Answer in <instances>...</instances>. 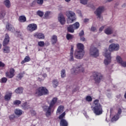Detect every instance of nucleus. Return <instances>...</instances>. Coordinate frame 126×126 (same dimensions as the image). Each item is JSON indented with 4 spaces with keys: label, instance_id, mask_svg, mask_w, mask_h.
<instances>
[{
    "label": "nucleus",
    "instance_id": "obj_1",
    "mask_svg": "<svg viewBox=\"0 0 126 126\" xmlns=\"http://www.w3.org/2000/svg\"><path fill=\"white\" fill-rule=\"evenodd\" d=\"M120 50V45L118 43H112L109 45V50L105 49L103 53V56L106 58L104 60V63L105 65H108L111 63L112 61V57H111V52H116Z\"/></svg>",
    "mask_w": 126,
    "mask_h": 126
},
{
    "label": "nucleus",
    "instance_id": "obj_2",
    "mask_svg": "<svg viewBox=\"0 0 126 126\" xmlns=\"http://www.w3.org/2000/svg\"><path fill=\"white\" fill-rule=\"evenodd\" d=\"M91 108L95 116H100L103 114V106L99 103L98 99L94 100Z\"/></svg>",
    "mask_w": 126,
    "mask_h": 126
},
{
    "label": "nucleus",
    "instance_id": "obj_3",
    "mask_svg": "<svg viewBox=\"0 0 126 126\" xmlns=\"http://www.w3.org/2000/svg\"><path fill=\"white\" fill-rule=\"evenodd\" d=\"M58 101L57 97H54L52 100L51 101L49 106L44 107V110L46 112V115L47 117H50L51 116V113L54 112L55 110V105Z\"/></svg>",
    "mask_w": 126,
    "mask_h": 126
},
{
    "label": "nucleus",
    "instance_id": "obj_4",
    "mask_svg": "<svg viewBox=\"0 0 126 126\" xmlns=\"http://www.w3.org/2000/svg\"><path fill=\"white\" fill-rule=\"evenodd\" d=\"M77 50L75 52L76 59H82L84 56V45L82 43H78L77 45Z\"/></svg>",
    "mask_w": 126,
    "mask_h": 126
},
{
    "label": "nucleus",
    "instance_id": "obj_5",
    "mask_svg": "<svg viewBox=\"0 0 126 126\" xmlns=\"http://www.w3.org/2000/svg\"><path fill=\"white\" fill-rule=\"evenodd\" d=\"M66 15L67 17V23L70 24V23H73L74 21H75L76 19V15L75 13L72 11H68L66 12Z\"/></svg>",
    "mask_w": 126,
    "mask_h": 126
},
{
    "label": "nucleus",
    "instance_id": "obj_6",
    "mask_svg": "<svg viewBox=\"0 0 126 126\" xmlns=\"http://www.w3.org/2000/svg\"><path fill=\"white\" fill-rule=\"evenodd\" d=\"M36 96H43L49 94V91L44 87H40L35 90Z\"/></svg>",
    "mask_w": 126,
    "mask_h": 126
},
{
    "label": "nucleus",
    "instance_id": "obj_7",
    "mask_svg": "<svg viewBox=\"0 0 126 126\" xmlns=\"http://www.w3.org/2000/svg\"><path fill=\"white\" fill-rule=\"evenodd\" d=\"M104 11V6H100L98 7L94 11V14L97 16V19L100 21L103 20V16H102V13Z\"/></svg>",
    "mask_w": 126,
    "mask_h": 126
},
{
    "label": "nucleus",
    "instance_id": "obj_8",
    "mask_svg": "<svg viewBox=\"0 0 126 126\" xmlns=\"http://www.w3.org/2000/svg\"><path fill=\"white\" fill-rule=\"evenodd\" d=\"M89 54L91 57L97 58V57H99V50L95 47H92L90 49Z\"/></svg>",
    "mask_w": 126,
    "mask_h": 126
},
{
    "label": "nucleus",
    "instance_id": "obj_9",
    "mask_svg": "<svg viewBox=\"0 0 126 126\" xmlns=\"http://www.w3.org/2000/svg\"><path fill=\"white\" fill-rule=\"evenodd\" d=\"M94 79L95 81V83H100L101 79L103 77V76L101 73L98 72H94L93 73Z\"/></svg>",
    "mask_w": 126,
    "mask_h": 126
},
{
    "label": "nucleus",
    "instance_id": "obj_10",
    "mask_svg": "<svg viewBox=\"0 0 126 126\" xmlns=\"http://www.w3.org/2000/svg\"><path fill=\"white\" fill-rule=\"evenodd\" d=\"M71 71L73 74H78V73L80 72H83L84 71V68L82 66H79L76 68H73L71 69Z\"/></svg>",
    "mask_w": 126,
    "mask_h": 126
},
{
    "label": "nucleus",
    "instance_id": "obj_11",
    "mask_svg": "<svg viewBox=\"0 0 126 126\" xmlns=\"http://www.w3.org/2000/svg\"><path fill=\"white\" fill-rule=\"evenodd\" d=\"M37 26L36 24H30L27 27V29L29 32H33V31L37 30Z\"/></svg>",
    "mask_w": 126,
    "mask_h": 126
},
{
    "label": "nucleus",
    "instance_id": "obj_12",
    "mask_svg": "<svg viewBox=\"0 0 126 126\" xmlns=\"http://www.w3.org/2000/svg\"><path fill=\"white\" fill-rule=\"evenodd\" d=\"M14 72H15V70H14V68H11L10 69L9 72H6L5 73V75L7 78H12L14 75H15Z\"/></svg>",
    "mask_w": 126,
    "mask_h": 126
},
{
    "label": "nucleus",
    "instance_id": "obj_13",
    "mask_svg": "<svg viewBox=\"0 0 126 126\" xmlns=\"http://www.w3.org/2000/svg\"><path fill=\"white\" fill-rule=\"evenodd\" d=\"M58 21L61 25H64L65 24V18L63 15L60 14L58 16Z\"/></svg>",
    "mask_w": 126,
    "mask_h": 126
},
{
    "label": "nucleus",
    "instance_id": "obj_14",
    "mask_svg": "<svg viewBox=\"0 0 126 126\" xmlns=\"http://www.w3.org/2000/svg\"><path fill=\"white\" fill-rule=\"evenodd\" d=\"M73 45H71L70 51V55L69 56V62H74V58L73 57Z\"/></svg>",
    "mask_w": 126,
    "mask_h": 126
},
{
    "label": "nucleus",
    "instance_id": "obj_15",
    "mask_svg": "<svg viewBox=\"0 0 126 126\" xmlns=\"http://www.w3.org/2000/svg\"><path fill=\"white\" fill-rule=\"evenodd\" d=\"M113 32H114V30L112 27H109L104 30V33L106 34V35H111V34H113Z\"/></svg>",
    "mask_w": 126,
    "mask_h": 126
},
{
    "label": "nucleus",
    "instance_id": "obj_16",
    "mask_svg": "<svg viewBox=\"0 0 126 126\" xmlns=\"http://www.w3.org/2000/svg\"><path fill=\"white\" fill-rule=\"evenodd\" d=\"M122 114V109H119L118 110V114L115 115L114 117L111 119L112 122H116V121H118L119 120V118H120V115Z\"/></svg>",
    "mask_w": 126,
    "mask_h": 126
},
{
    "label": "nucleus",
    "instance_id": "obj_17",
    "mask_svg": "<svg viewBox=\"0 0 126 126\" xmlns=\"http://www.w3.org/2000/svg\"><path fill=\"white\" fill-rule=\"evenodd\" d=\"M8 43H9V36L8 34H6L5 36V38L3 41V47H5L6 45H8Z\"/></svg>",
    "mask_w": 126,
    "mask_h": 126
},
{
    "label": "nucleus",
    "instance_id": "obj_18",
    "mask_svg": "<svg viewBox=\"0 0 126 126\" xmlns=\"http://www.w3.org/2000/svg\"><path fill=\"white\" fill-rule=\"evenodd\" d=\"M63 109H64V107H63V106H59L56 111L57 115H60V114H62V113L63 112Z\"/></svg>",
    "mask_w": 126,
    "mask_h": 126
},
{
    "label": "nucleus",
    "instance_id": "obj_19",
    "mask_svg": "<svg viewBox=\"0 0 126 126\" xmlns=\"http://www.w3.org/2000/svg\"><path fill=\"white\" fill-rule=\"evenodd\" d=\"M11 96H12V93L11 92L6 93L4 96L5 100L6 101H9L11 99Z\"/></svg>",
    "mask_w": 126,
    "mask_h": 126
},
{
    "label": "nucleus",
    "instance_id": "obj_20",
    "mask_svg": "<svg viewBox=\"0 0 126 126\" xmlns=\"http://www.w3.org/2000/svg\"><path fill=\"white\" fill-rule=\"evenodd\" d=\"M51 43L53 45H55V44L57 43L58 42V37L56 35H53L51 36Z\"/></svg>",
    "mask_w": 126,
    "mask_h": 126
},
{
    "label": "nucleus",
    "instance_id": "obj_21",
    "mask_svg": "<svg viewBox=\"0 0 126 126\" xmlns=\"http://www.w3.org/2000/svg\"><path fill=\"white\" fill-rule=\"evenodd\" d=\"M14 113L16 116L17 117H20L23 113V111L21 109H17L14 111Z\"/></svg>",
    "mask_w": 126,
    "mask_h": 126
},
{
    "label": "nucleus",
    "instance_id": "obj_22",
    "mask_svg": "<svg viewBox=\"0 0 126 126\" xmlns=\"http://www.w3.org/2000/svg\"><path fill=\"white\" fill-rule=\"evenodd\" d=\"M52 14H53V12L50 11H46L44 14V18L46 19H49L52 16Z\"/></svg>",
    "mask_w": 126,
    "mask_h": 126
},
{
    "label": "nucleus",
    "instance_id": "obj_23",
    "mask_svg": "<svg viewBox=\"0 0 126 126\" xmlns=\"http://www.w3.org/2000/svg\"><path fill=\"white\" fill-rule=\"evenodd\" d=\"M3 4L7 7V8H9L10 6H11V4L10 3V1H9V0H4Z\"/></svg>",
    "mask_w": 126,
    "mask_h": 126
},
{
    "label": "nucleus",
    "instance_id": "obj_24",
    "mask_svg": "<svg viewBox=\"0 0 126 126\" xmlns=\"http://www.w3.org/2000/svg\"><path fill=\"white\" fill-rule=\"evenodd\" d=\"M3 52L5 54H8L10 53V47L7 46H5L3 49Z\"/></svg>",
    "mask_w": 126,
    "mask_h": 126
},
{
    "label": "nucleus",
    "instance_id": "obj_25",
    "mask_svg": "<svg viewBox=\"0 0 126 126\" xmlns=\"http://www.w3.org/2000/svg\"><path fill=\"white\" fill-rule=\"evenodd\" d=\"M38 39H45V35L42 33H37L34 34Z\"/></svg>",
    "mask_w": 126,
    "mask_h": 126
},
{
    "label": "nucleus",
    "instance_id": "obj_26",
    "mask_svg": "<svg viewBox=\"0 0 126 126\" xmlns=\"http://www.w3.org/2000/svg\"><path fill=\"white\" fill-rule=\"evenodd\" d=\"M60 126H67L68 123L67 121L65 119H62L60 121Z\"/></svg>",
    "mask_w": 126,
    "mask_h": 126
},
{
    "label": "nucleus",
    "instance_id": "obj_27",
    "mask_svg": "<svg viewBox=\"0 0 126 126\" xmlns=\"http://www.w3.org/2000/svg\"><path fill=\"white\" fill-rule=\"evenodd\" d=\"M31 61V59H30V57L26 56L24 60H23L21 62L22 64H24L25 63H28V62H30Z\"/></svg>",
    "mask_w": 126,
    "mask_h": 126
},
{
    "label": "nucleus",
    "instance_id": "obj_28",
    "mask_svg": "<svg viewBox=\"0 0 126 126\" xmlns=\"http://www.w3.org/2000/svg\"><path fill=\"white\" fill-rule=\"evenodd\" d=\"M68 32H69L70 33H73L74 32V28H73V27L72 25H69L67 28Z\"/></svg>",
    "mask_w": 126,
    "mask_h": 126
},
{
    "label": "nucleus",
    "instance_id": "obj_29",
    "mask_svg": "<svg viewBox=\"0 0 126 126\" xmlns=\"http://www.w3.org/2000/svg\"><path fill=\"white\" fill-rule=\"evenodd\" d=\"M22 107L24 110H28V109L30 108V105H29L27 102H25L22 105Z\"/></svg>",
    "mask_w": 126,
    "mask_h": 126
},
{
    "label": "nucleus",
    "instance_id": "obj_30",
    "mask_svg": "<svg viewBox=\"0 0 126 126\" xmlns=\"http://www.w3.org/2000/svg\"><path fill=\"white\" fill-rule=\"evenodd\" d=\"M15 92L17 94H21L23 92V89L21 87H19L15 90Z\"/></svg>",
    "mask_w": 126,
    "mask_h": 126
},
{
    "label": "nucleus",
    "instance_id": "obj_31",
    "mask_svg": "<svg viewBox=\"0 0 126 126\" xmlns=\"http://www.w3.org/2000/svg\"><path fill=\"white\" fill-rule=\"evenodd\" d=\"M19 22H26V17L25 16H20L19 17Z\"/></svg>",
    "mask_w": 126,
    "mask_h": 126
},
{
    "label": "nucleus",
    "instance_id": "obj_32",
    "mask_svg": "<svg viewBox=\"0 0 126 126\" xmlns=\"http://www.w3.org/2000/svg\"><path fill=\"white\" fill-rule=\"evenodd\" d=\"M6 28L7 30L9 31H11V32H13V28L12 27V25L9 24H7L6 26Z\"/></svg>",
    "mask_w": 126,
    "mask_h": 126
},
{
    "label": "nucleus",
    "instance_id": "obj_33",
    "mask_svg": "<svg viewBox=\"0 0 126 126\" xmlns=\"http://www.w3.org/2000/svg\"><path fill=\"white\" fill-rule=\"evenodd\" d=\"M116 61L117 62L119 63V64H121V63L124 61H123V59L122 58V57H121V56H117L116 57Z\"/></svg>",
    "mask_w": 126,
    "mask_h": 126
},
{
    "label": "nucleus",
    "instance_id": "obj_34",
    "mask_svg": "<svg viewBox=\"0 0 126 126\" xmlns=\"http://www.w3.org/2000/svg\"><path fill=\"white\" fill-rule=\"evenodd\" d=\"M72 26H73L74 30H76V29H78L79 28V23L78 22H76L74 24L72 25Z\"/></svg>",
    "mask_w": 126,
    "mask_h": 126
},
{
    "label": "nucleus",
    "instance_id": "obj_35",
    "mask_svg": "<svg viewBox=\"0 0 126 126\" xmlns=\"http://www.w3.org/2000/svg\"><path fill=\"white\" fill-rule=\"evenodd\" d=\"M4 16H5V11H1L0 12V19H3V18H4Z\"/></svg>",
    "mask_w": 126,
    "mask_h": 126
},
{
    "label": "nucleus",
    "instance_id": "obj_36",
    "mask_svg": "<svg viewBox=\"0 0 126 126\" xmlns=\"http://www.w3.org/2000/svg\"><path fill=\"white\" fill-rule=\"evenodd\" d=\"M61 77L62 78H64V77H65L66 76V74H65V69H62L61 70Z\"/></svg>",
    "mask_w": 126,
    "mask_h": 126
},
{
    "label": "nucleus",
    "instance_id": "obj_37",
    "mask_svg": "<svg viewBox=\"0 0 126 126\" xmlns=\"http://www.w3.org/2000/svg\"><path fill=\"white\" fill-rule=\"evenodd\" d=\"M65 116V112H64L59 116V117H58V119L59 120H61V121H62V120H64L63 118H64Z\"/></svg>",
    "mask_w": 126,
    "mask_h": 126
},
{
    "label": "nucleus",
    "instance_id": "obj_38",
    "mask_svg": "<svg viewBox=\"0 0 126 126\" xmlns=\"http://www.w3.org/2000/svg\"><path fill=\"white\" fill-rule=\"evenodd\" d=\"M53 85L54 87H57L59 85V81L58 80H54L53 81Z\"/></svg>",
    "mask_w": 126,
    "mask_h": 126
},
{
    "label": "nucleus",
    "instance_id": "obj_39",
    "mask_svg": "<svg viewBox=\"0 0 126 126\" xmlns=\"http://www.w3.org/2000/svg\"><path fill=\"white\" fill-rule=\"evenodd\" d=\"M25 73L23 72V73H20L18 74V75L17 76V77L18 79H21V78H22V77H23V75H24Z\"/></svg>",
    "mask_w": 126,
    "mask_h": 126
},
{
    "label": "nucleus",
    "instance_id": "obj_40",
    "mask_svg": "<svg viewBox=\"0 0 126 126\" xmlns=\"http://www.w3.org/2000/svg\"><path fill=\"white\" fill-rule=\"evenodd\" d=\"M67 40H71L73 38V36L72 35L67 33L66 35Z\"/></svg>",
    "mask_w": 126,
    "mask_h": 126
},
{
    "label": "nucleus",
    "instance_id": "obj_41",
    "mask_svg": "<svg viewBox=\"0 0 126 126\" xmlns=\"http://www.w3.org/2000/svg\"><path fill=\"white\" fill-rule=\"evenodd\" d=\"M14 105H15L16 106H18V105H20L21 104V101L20 100H15L13 102Z\"/></svg>",
    "mask_w": 126,
    "mask_h": 126
},
{
    "label": "nucleus",
    "instance_id": "obj_42",
    "mask_svg": "<svg viewBox=\"0 0 126 126\" xmlns=\"http://www.w3.org/2000/svg\"><path fill=\"white\" fill-rule=\"evenodd\" d=\"M88 0H80V3H82V4H84V5H86L88 2Z\"/></svg>",
    "mask_w": 126,
    "mask_h": 126
},
{
    "label": "nucleus",
    "instance_id": "obj_43",
    "mask_svg": "<svg viewBox=\"0 0 126 126\" xmlns=\"http://www.w3.org/2000/svg\"><path fill=\"white\" fill-rule=\"evenodd\" d=\"M86 100L88 102H92V97H91L90 95H88L86 96Z\"/></svg>",
    "mask_w": 126,
    "mask_h": 126
},
{
    "label": "nucleus",
    "instance_id": "obj_44",
    "mask_svg": "<svg viewBox=\"0 0 126 126\" xmlns=\"http://www.w3.org/2000/svg\"><path fill=\"white\" fill-rule=\"evenodd\" d=\"M37 14L40 17H42L44 15V12L42 11H38L37 12Z\"/></svg>",
    "mask_w": 126,
    "mask_h": 126
},
{
    "label": "nucleus",
    "instance_id": "obj_45",
    "mask_svg": "<svg viewBox=\"0 0 126 126\" xmlns=\"http://www.w3.org/2000/svg\"><path fill=\"white\" fill-rule=\"evenodd\" d=\"M7 81V78L5 77L2 78L0 80V82L1 83H5V82H6Z\"/></svg>",
    "mask_w": 126,
    "mask_h": 126
},
{
    "label": "nucleus",
    "instance_id": "obj_46",
    "mask_svg": "<svg viewBox=\"0 0 126 126\" xmlns=\"http://www.w3.org/2000/svg\"><path fill=\"white\" fill-rule=\"evenodd\" d=\"M36 2L39 5H42L44 2V0H36Z\"/></svg>",
    "mask_w": 126,
    "mask_h": 126
},
{
    "label": "nucleus",
    "instance_id": "obj_47",
    "mask_svg": "<svg viewBox=\"0 0 126 126\" xmlns=\"http://www.w3.org/2000/svg\"><path fill=\"white\" fill-rule=\"evenodd\" d=\"M38 45L39 47H44V45H45V42L44 41H39L38 42Z\"/></svg>",
    "mask_w": 126,
    "mask_h": 126
},
{
    "label": "nucleus",
    "instance_id": "obj_48",
    "mask_svg": "<svg viewBox=\"0 0 126 126\" xmlns=\"http://www.w3.org/2000/svg\"><path fill=\"white\" fill-rule=\"evenodd\" d=\"M121 66L123 67H126V61H122L121 64H120Z\"/></svg>",
    "mask_w": 126,
    "mask_h": 126
},
{
    "label": "nucleus",
    "instance_id": "obj_49",
    "mask_svg": "<svg viewBox=\"0 0 126 126\" xmlns=\"http://www.w3.org/2000/svg\"><path fill=\"white\" fill-rule=\"evenodd\" d=\"M91 31H93V32H96V31H97V29H96V27L93 26L91 28Z\"/></svg>",
    "mask_w": 126,
    "mask_h": 126
},
{
    "label": "nucleus",
    "instance_id": "obj_50",
    "mask_svg": "<svg viewBox=\"0 0 126 126\" xmlns=\"http://www.w3.org/2000/svg\"><path fill=\"white\" fill-rule=\"evenodd\" d=\"M9 119L10 121H13V119H15V115H11V116H9Z\"/></svg>",
    "mask_w": 126,
    "mask_h": 126
},
{
    "label": "nucleus",
    "instance_id": "obj_51",
    "mask_svg": "<svg viewBox=\"0 0 126 126\" xmlns=\"http://www.w3.org/2000/svg\"><path fill=\"white\" fill-rule=\"evenodd\" d=\"M5 66V64L3 62L0 61V67H4Z\"/></svg>",
    "mask_w": 126,
    "mask_h": 126
},
{
    "label": "nucleus",
    "instance_id": "obj_52",
    "mask_svg": "<svg viewBox=\"0 0 126 126\" xmlns=\"http://www.w3.org/2000/svg\"><path fill=\"white\" fill-rule=\"evenodd\" d=\"M79 35L80 37H82V36H84V31H83V30L79 32Z\"/></svg>",
    "mask_w": 126,
    "mask_h": 126
},
{
    "label": "nucleus",
    "instance_id": "obj_53",
    "mask_svg": "<svg viewBox=\"0 0 126 126\" xmlns=\"http://www.w3.org/2000/svg\"><path fill=\"white\" fill-rule=\"evenodd\" d=\"M80 40L82 41L83 42H85V41H86V39H85V37H84L83 36H81Z\"/></svg>",
    "mask_w": 126,
    "mask_h": 126
},
{
    "label": "nucleus",
    "instance_id": "obj_54",
    "mask_svg": "<svg viewBox=\"0 0 126 126\" xmlns=\"http://www.w3.org/2000/svg\"><path fill=\"white\" fill-rule=\"evenodd\" d=\"M105 28V27L104 26H102L99 28V32H102L103 31V30Z\"/></svg>",
    "mask_w": 126,
    "mask_h": 126
},
{
    "label": "nucleus",
    "instance_id": "obj_55",
    "mask_svg": "<svg viewBox=\"0 0 126 126\" xmlns=\"http://www.w3.org/2000/svg\"><path fill=\"white\" fill-rule=\"evenodd\" d=\"M114 42H115V40L114 39H110L109 40V43H114Z\"/></svg>",
    "mask_w": 126,
    "mask_h": 126
},
{
    "label": "nucleus",
    "instance_id": "obj_56",
    "mask_svg": "<svg viewBox=\"0 0 126 126\" xmlns=\"http://www.w3.org/2000/svg\"><path fill=\"white\" fill-rule=\"evenodd\" d=\"M42 76L44 77V78H46V77H47V74H43Z\"/></svg>",
    "mask_w": 126,
    "mask_h": 126
},
{
    "label": "nucleus",
    "instance_id": "obj_57",
    "mask_svg": "<svg viewBox=\"0 0 126 126\" xmlns=\"http://www.w3.org/2000/svg\"><path fill=\"white\" fill-rule=\"evenodd\" d=\"M89 21V19H85L84 20V22L85 23L88 22Z\"/></svg>",
    "mask_w": 126,
    "mask_h": 126
},
{
    "label": "nucleus",
    "instance_id": "obj_58",
    "mask_svg": "<svg viewBox=\"0 0 126 126\" xmlns=\"http://www.w3.org/2000/svg\"><path fill=\"white\" fill-rule=\"evenodd\" d=\"M126 3H124L122 5V7H126Z\"/></svg>",
    "mask_w": 126,
    "mask_h": 126
},
{
    "label": "nucleus",
    "instance_id": "obj_59",
    "mask_svg": "<svg viewBox=\"0 0 126 126\" xmlns=\"http://www.w3.org/2000/svg\"><path fill=\"white\" fill-rule=\"evenodd\" d=\"M111 1H113V0H107L106 2H111Z\"/></svg>",
    "mask_w": 126,
    "mask_h": 126
},
{
    "label": "nucleus",
    "instance_id": "obj_60",
    "mask_svg": "<svg viewBox=\"0 0 126 126\" xmlns=\"http://www.w3.org/2000/svg\"><path fill=\"white\" fill-rule=\"evenodd\" d=\"M66 2H69L70 1V0H64Z\"/></svg>",
    "mask_w": 126,
    "mask_h": 126
},
{
    "label": "nucleus",
    "instance_id": "obj_61",
    "mask_svg": "<svg viewBox=\"0 0 126 126\" xmlns=\"http://www.w3.org/2000/svg\"><path fill=\"white\" fill-rule=\"evenodd\" d=\"M2 45L1 43H0V50L1 49Z\"/></svg>",
    "mask_w": 126,
    "mask_h": 126
},
{
    "label": "nucleus",
    "instance_id": "obj_62",
    "mask_svg": "<svg viewBox=\"0 0 126 126\" xmlns=\"http://www.w3.org/2000/svg\"><path fill=\"white\" fill-rule=\"evenodd\" d=\"M90 7H93V5H91L90 6H89Z\"/></svg>",
    "mask_w": 126,
    "mask_h": 126
},
{
    "label": "nucleus",
    "instance_id": "obj_63",
    "mask_svg": "<svg viewBox=\"0 0 126 126\" xmlns=\"http://www.w3.org/2000/svg\"><path fill=\"white\" fill-rule=\"evenodd\" d=\"M119 2L116 3V5H119Z\"/></svg>",
    "mask_w": 126,
    "mask_h": 126
},
{
    "label": "nucleus",
    "instance_id": "obj_64",
    "mask_svg": "<svg viewBox=\"0 0 126 126\" xmlns=\"http://www.w3.org/2000/svg\"><path fill=\"white\" fill-rule=\"evenodd\" d=\"M86 118H88V116H87V115H86Z\"/></svg>",
    "mask_w": 126,
    "mask_h": 126
}]
</instances>
